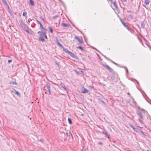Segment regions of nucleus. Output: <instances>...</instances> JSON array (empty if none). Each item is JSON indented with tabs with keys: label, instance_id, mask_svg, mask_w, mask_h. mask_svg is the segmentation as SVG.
Here are the masks:
<instances>
[{
	"label": "nucleus",
	"instance_id": "1",
	"mask_svg": "<svg viewBox=\"0 0 151 151\" xmlns=\"http://www.w3.org/2000/svg\"><path fill=\"white\" fill-rule=\"evenodd\" d=\"M19 21L20 26L23 29H25L27 27L26 25L23 23L22 20H19Z\"/></svg>",
	"mask_w": 151,
	"mask_h": 151
},
{
	"label": "nucleus",
	"instance_id": "2",
	"mask_svg": "<svg viewBox=\"0 0 151 151\" xmlns=\"http://www.w3.org/2000/svg\"><path fill=\"white\" fill-rule=\"evenodd\" d=\"M75 39L78 41L81 44L83 43V40L82 39L80 38L78 36H75Z\"/></svg>",
	"mask_w": 151,
	"mask_h": 151
},
{
	"label": "nucleus",
	"instance_id": "3",
	"mask_svg": "<svg viewBox=\"0 0 151 151\" xmlns=\"http://www.w3.org/2000/svg\"><path fill=\"white\" fill-rule=\"evenodd\" d=\"M46 30L45 29H43V30H42V32H41L40 31H39L38 32V33H40V36H42V37H44V32H46Z\"/></svg>",
	"mask_w": 151,
	"mask_h": 151
},
{
	"label": "nucleus",
	"instance_id": "4",
	"mask_svg": "<svg viewBox=\"0 0 151 151\" xmlns=\"http://www.w3.org/2000/svg\"><path fill=\"white\" fill-rule=\"evenodd\" d=\"M104 66L107 68L108 70H109L110 72H112L113 70L111 68L109 65H104Z\"/></svg>",
	"mask_w": 151,
	"mask_h": 151
},
{
	"label": "nucleus",
	"instance_id": "5",
	"mask_svg": "<svg viewBox=\"0 0 151 151\" xmlns=\"http://www.w3.org/2000/svg\"><path fill=\"white\" fill-rule=\"evenodd\" d=\"M68 54H69L70 55V56H71V57H72L73 58H77V56L73 53V52H72L70 51L69 52Z\"/></svg>",
	"mask_w": 151,
	"mask_h": 151
},
{
	"label": "nucleus",
	"instance_id": "6",
	"mask_svg": "<svg viewBox=\"0 0 151 151\" xmlns=\"http://www.w3.org/2000/svg\"><path fill=\"white\" fill-rule=\"evenodd\" d=\"M46 87L47 90V91L48 92V94L50 95V86L49 85H47Z\"/></svg>",
	"mask_w": 151,
	"mask_h": 151
},
{
	"label": "nucleus",
	"instance_id": "7",
	"mask_svg": "<svg viewBox=\"0 0 151 151\" xmlns=\"http://www.w3.org/2000/svg\"><path fill=\"white\" fill-rule=\"evenodd\" d=\"M81 92L83 93H88V91L86 89L84 88L83 90L81 91Z\"/></svg>",
	"mask_w": 151,
	"mask_h": 151
},
{
	"label": "nucleus",
	"instance_id": "8",
	"mask_svg": "<svg viewBox=\"0 0 151 151\" xmlns=\"http://www.w3.org/2000/svg\"><path fill=\"white\" fill-rule=\"evenodd\" d=\"M69 24H66L64 23H63L61 24V26L63 27H68L69 26Z\"/></svg>",
	"mask_w": 151,
	"mask_h": 151
},
{
	"label": "nucleus",
	"instance_id": "9",
	"mask_svg": "<svg viewBox=\"0 0 151 151\" xmlns=\"http://www.w3.org/2000/svg\"><path fill=\"white\" fill-rule=\"evenodd\" d=\"M63 50L64 52H65L66 53L68 54L70 52L67 49L64 48V47L63 48Z\"/></svg>",
	"mask_w": 151,
	"mask_h": 151
},
{
	"label": "nucleus",
	"instance_id": "10",
	"mask_svg": "<svg viewBox=\"0 0 151 151\" xmlns=\"http://www.w3.org/2000/svg\"><path fill=\"white\" fill-rule=\"evenodd\" d=\"M44 37H42V36H40L39 37V40L42 42H44L45 41Z\"/></svg>",
	"mask_w": 151,
	"mask_h": 151
},
{
	"label": "nucleus",
	"instance_id": "11",
	"mask_svg": "<svg viewBox=\"0 0 151 151\" xmlns=\"http://www.w3.org/2000/svg\"><path fill=\"white\" fill-rule=\"evenodd\" d=\"M110 0V1H111V3H113L112 0ZM113 4L114 6L115 7L116 9H117L118 7V6H117V5L116 4V3L114 1L113 2Z\"/></svg>",
	"mask_w": 151,
	"mask_h": 151
},
{
	"label": "nucleus",
	"instance_id": "12",
	"mask_svg": "<svg viewBox=\"0 0 151 151\" xmlns=\"http://www.w3.org/2000/svg\"><path fill=\"white\" fill-rule=\"evenodd\" d=\"M60 86L63 88L65 91H67V88L65 87V86L62 83L60 84Z\"/></svg>",
	"mask_w": 151,
	"mask_h": 151
},
{
	"label": "nucleus",
	"instance_id": "13",
	"mask_svg": "<svg viewBox=\"0 0 151 151\" xmlns=\"http://www.w3.org/2000/svg\"><path fill=\"white\" fill-rule=\"evenodd\" d=\"M27 13L26 12H24L23 13V16L25 17V19L27 18Z\"/></svg>",
	"mask_w": 151,
	"mask_h": 151
},
{
	"label": "nucleus",
	"instance_id": "14",
	"mask_svg": "<svg viewBox=\"0 0 151 151\" xmlns=\"http://www.w3.org/2000/svg\"><path fill=\"white\" fill-rule=\"evenodd\" d=\"M142 113H144L146 116L148 115V113L147 112L143 109H142Z\"/></svg>",
	"mask_w": 151,
	"mask_h": 151
},
{
	"label": "nucleus",
	"instance_id": "15",
	"mask_svg": "<svg viewBox=\"0 0 151 151\" xmlns=\"http://www.w3.org/2000/svg\"><path fill=\"white\" fill-rule=\"evenodd\" d=\"M102 133L104 135H105L108 138H110V136L108 135L106 133V132H102Z\"/></svg>",
	"mask_w": 151,
	"mask_h": 151
},
{
	"label": "nucleus",
	"instance_id": "16",
	"mask_svg": "<svg viewBox=\"0 0 151 151\" xmlns=\"http://www.w3.org/2000/svg\"><path fill=\"white\" fill-rule=\"evenodd\" d=\"M135 83H136V87H137V88H138V89L139 91H140V90L139 89V87H138V86H139V82L137 81H136Z\"/></svg>",
	"mask_w": 151,
	"mask_h": 151
},
{
	"label": "nucleus",
	"instance_id": "17",
	"mask_svg": "<svg viewBox=\"0 0 151 151\" xmlns=\"http://www.w3.org/2000/svg\"><path fill=\"white\" fill-rule=\"evenodd\" d=\"M37 23H38L40 25V27H41L42 29H44V28L42 26V24L38 20H37Z\"/></svg>",
	"mask_w": 151,
	"mask_h": 151
},
{
	"label": "nucleus",
	"instance_id": "18",
	"mask_svg": "<svg viewBox=\"0 0 151 151\" xmlns=\"http://www.w3.org/2000/svg\"><path fill=\"white\" fill-rule=\"evenodd\" d=\"M150 2V1L148 0H146L145 1V3L146 5H148Z\"/></svg>",
	"mask_w": 151,
	"mask_h": 151
},
{
	"label": "nucleus",
	"instance_id": "19",
	"mask_svg": "<svg viewBox=\"0 0 151 151\" xmlns=\"http://www.w3.org/2000/svg\"><path fill=\"white\" fill-rule=\"evenodd\" d=\"M10 84H13V85H16L17 84V83H16L15 81H10Z\"/></svg>",
	"mask_w": 151,
	"mask_h": 151
},
{
	"label": "nucleus",
	"instance_id": "20",
	"mask_svg": "<svg viewBox=\"0 0 151 151\" xmlns=\"http://www.w3.org/2000/svg\"><path fill=\"white\" fill-rule=\"evenodd\" d=\"M104 57L107 60H109L110 61H111L113 63H114L115 64H116V63H115L113 61H112V60H111L109 58H107L106 56H105Z\"/></svg>",
	"mask_w": 151,
	"mask_h": 151
},
{
	"label": "nucleus",
	"instance_id": "21",
	"mask_svg": "<svg viewBox=\"0 0 151 151\" xmlns=\"http://www.w3.org/2000/svg\"><path fill=\"white\" fill-rule=\"evenodd\" d=\"M30 3L33 6L34 5V1L32 0H30Z\"/></svg>",
	"mask_w": 151,
	"mask_h": 151
},
{
	"label": "nucleus",
	"instance_id": "22",
	"mask_svg": "<svg viewBox=\"0 0 151 151\" xmlns=\"http://www.w3.org/2000/svg\"><path fill=\"white\" fill-rule=\"evenodd\" d=\"M24 30L26 31V32H27L28 33H30V32L27 29V27H26L25 29H24Z\"/></svg>",
	"mask_w": 151,
	"mask_h": 151
},
{
	"label": "nucleus",
	"instance_id": "23",
	"mask_svg": "<svg viewBox=\"0 0 151 151\" xmlns=\"http://www.w3.org/2000/svg\"><path fill=\"white\" fill-rule=\"evenodd\" d=\"M14 90L15 91L14 93L15 94H16L17 95H20V94L15 89H14Z\"/></svg>",
	"mask_w": 151,
	"mask_h": 151
},
{
	"label": "nucleus",
	"instance_id": "24",
	"mask_svg": "<svg viewBox=\"0 0 151 151\" xmlns=\"http://www.w3.org/2000/svg\"><path fill=\"white\" fill-rule=\"evenodd\" d=\"M68 122L69 123V124H72V122L70 118H68Z\"/></svg>",
	"mask_w": 151,
	"mask_h": 151
},
{
	"label": "nucleus",
	"instance_id": "25",
	"mask_svg": "<svg viewBox=\"0 0 151 151\" xmlns=\"http://www.w3.org/2000/svg\"><path fill=\"white\" fill-rule=\"evenodd\" d=\"M58 45H59L60 47H62V48H63V46L58 41Z\"/></svg>",
	"mask_w": 151,
	"mask_h": 151
},
{
	"label": "nucleus",
	"instance_id": "26",
	"mask_svg": "<svg viewBox=\"0 0 151 151\" xmlns=\"http://www.w3.org/2000/svg\"><path fill=\"white\" fill-rule=\"evenodd\" d=\"M49 30H50V32L51 33H52L53 32V31H52V28L51 27H49Z\"/></svg>",
	"mask_w": 151,
	"mask_h": 151
},
{
	"label": "nucleus",
	"instance_id": "27",
	"mask_svg": "<svg viewBox=\"0 0 151 151\" xmlns=\"http://www.w3.org/2000/svg\"><path fill=\"white\" fill-rule=\"evenodd\" d=\"M122 22L123 24L124 25V26L127 29V26L126 25L125 23L124 22Z\"/></svg>",
	"mask_w": 151,
	"mask_h": 151
},
{
	"label": "nucleus",
	"instance_id": "28",
	"mask_svg": "<svg viewBox=\"0 0 151 151\" xmlns=\"http://www.w3.org/2000/svg\"><path fill=\"white\" fill-rule=\"evenodd\" d=\"M44 37H45L46 39H47V35H46V32H44Z\"/></svg>",
	"mask_w": 151,
	"mask_h": 151
},
{
	"label": "nucleus",
	"instance_id": "29",
	"mask_svg": "<svg viewBox=\"0 0 151 151\" xmlns=\"http://www.w3.org/2000/svg\"><path fill=\"white\" fill-rule=\"evenodd\" d=\"M77 48H79L81 50H83V48H82V47H81V46H78L77 47Z\"/></svg>",
	"mask_w": 151,
	"mask_h": 151
},
{
	"label": "nucleus",
	"instance_id": "30",
	"mask_svg": "<svg viewBox=\"0 0 151 151\" xmlns=\"http://www.w3.org/2000/svg\"><path fill=\"white\" fill-rule=\"evenodd\" d=\"M58 17V16H55L53 17V18L54 19H55L57 17Z\"/></svg>",
	"mask_w": 151,
	"mask_h": 151
},
{
	"label": "nucleus",
	"instance_id": "31",
	"mask_svg": "<svg viewBox=\"0 0 151 151\" xmlns=\"http://www.w3.org/2000/svg\"><path fill=\"white\" fill-rule=\"evenodd\" d=\"M89 87L91 89H93V86H89Z\"/></svg>",
	"mask_w": 151,
	"mask_h": 151
},
{
	"label": "nucleus",
	"instance_id": "32",
	"mask_svg": "<svg viewBox=\"0 0 151 151\" xmlns=\"http://www.w3.org/2000/svg\"><path fill=\"white\" fill-rule=\"evenodd\" d=\"M8 62L9 63H11L12 62V60H8Z\"/></svg>",
	"mask_w": 151,
	"mask_h": 151
},
{
	"label": "nucleus",
	"instance_id": "33",
	"mask_svg": "<svg viewBox=\"0 0 151 151\" xmlns=\"http://www.w3.org/2000/svg\"><path fill=\"white\" fill-rule=\"evenodd\" d=\"M139 115L140 117L141 118H142V114H141V113H139Z\"/></svg>",
	"mask_w": 151,
	"mask_h": 151
},
{
	"label": "nucleus",
	"instance_id": "34",
	"mask_svg": "<svg viewBox=\"0 0 151 151\" xmlns=\"http://www.w3.org/2000/svg\"><path fill=\"white\" fill-rule=\"evenodd\" d=\"M40 18L42 20H43V21H44V19L42 17H40Z\"/></svg>",
	"mask_w": 151,
	"mask_h": 151
},
{
	"label": "nucleus",
	"instance_id": "35",
	"mask_svg": "<svg viewBox=\"0 0 151 151\" xmlns=\"http://www.w3.org/2000/svg\"><path fill=\"white\" fill-rule=\"evenodd\" d=\"M124 68H126V72L127 73H128V70H127V68H125V67H124Z\"/></svg>",
	"mask_w": 151,
	"mask_h": 151
},
{
	"label": "nucleus",
	"instance_id": "36",
	"mask_svg": "<svg viewBox=\"0 0 151 151\" xmlns=\"http://www.w3.org/2000/svg\"><path fill=\"white\" fill-rule=\"evenodd\" d=\"M27 22L28 24H29V23H30V21L28 20L27 21Z\"/></svg>",
	"mask_w": 151,
	"mask_h": 151
},
{
	"label": "nucleus",
	"instance_id": "37",
	"mask_svg": "<svg viewBox=\"0 0 151 151\" xmlns=\"http://www.w3.org/2000/svg\"><path fill=\"white\" fill-rule=\"evenodd\" d=\"M129 125L132 128H134V127L131 124H129Z\"/></svg>",
	"mask_w": 151,
	"mask_h": 151
},
{
	"label": "nucleus",
	"instance_id": "38",
	"mask_svg": "<svg viewBox=\"0 0 151 151\" xmlns=\"http://www.w3.org/2000/svg\"><path fill=\"white\" fill-rule=\"evenodd\" d=\"M133 129L134 130V131H136V129L134 127V128H133Z\"/></svg>",
	"mask_w": 151,
	"mask_h": 151
},
{
	"label": "nucleus",
	"instance_id": "39",
	"mask_svg": "<svg viewBox=\"0 0 151 151\" xmlns=\"http://www.w3.org/2000/svg\"><path fill=\"white\" fill-rule=\"evenodd\" d=\"M99 144H100V145H102V143L101 142H99Z\"/></svg>",
	"mask_w": 151,
	"mask_h": 151
},
{
	"label": "nucleus",
	"instance_id": "40",
	"mask_svg": "<svg viewBox=\"0 0 151 151\" xmlns=\"http://www.w3.org/2000/svg\"><path fill=\"white\" fill-rule=\"evenodd\" d=\"M38 141H41V142H42V141L41 140H38Z\"/></svg>",
	"mask_w": 151,
	"mask_h": 151
},
{
	"label": "nucleus",
	"instance_id": "41",
	"mask_svg": "<svg viewBox=\"0 0 151 151\" xmlns=\"http://www.w3.org/2000/svg\"><path fill=\"white\" fill-rule=\"evenodd\" d=\"M81 151H87V150H81Z\"/></svg>",
	"mask_w": 151,
	"mask_h": 151
},
{
	"label": "nucleus",
	"instance_id": "42",
	"mask_svg": "<svg viewBox=\"0 0 151 151\" xmlns=\"http://www.w3.org/2000/svg\"><path fill=\"white\" fill-rule=\"evenodd\" d=\"M142 27H143L145 26V25L143 23H142Z\"/></svg>",
	"mask_w": 151,
	"mask_h": 151
},
{
	"label": "nucleus",
	"instance_id": "43",
	"mask_svg": "<svg viewBox=\"0 0 151 151\" xmlns=\"http://www.w3.org/2000/svg\"><path fill=\"white\" fill-rule=\"evenodd\" d=\"M45 93H47V91H46V92H45Z\"/></svg>",
	"mask_w": 151,
	"mask_h": 151
},
{
	"label": "nucleus",
	"instance_id": "44",
	"mask_svg": "<svg viewBox=\"0 0 151 151\" xmlns=\"http://www.w3.org/2000/svg\"><path fill=\"white\" fill-rule=\"evenodd\" d=\"M142 134L144 135V134L143 133V132H142Z\"/></svg>",
	"mask_w": 151,
	"mask_h": 151
},
{
	"label": "nucleus",
	"instance_id": "45",
	"mask_svg": "<svg viewBox=\"0 0 151 151\" xmlns=\"http://www.w3.org/2000/svg\"><path fill=\"white\" fill-rule=\"evenodd\" d=\"M127 0H124V1H126Z\"/></svg>",
	"mask_w": 151,
	"mask_h": 151
}]
</instances>
